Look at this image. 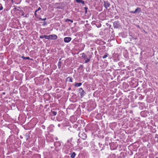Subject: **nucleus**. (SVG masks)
Instances as JSON below:
<instances>
[{
	"label": "nucleus",
	"mask_w": 158,
	"mask_h": 158,
	"mask_svg": "<svg viewBox=\"0 0 158 158\" xmlns=\"http://www.w3.org/2000/svg\"><path fill=\"white\" fill-rule=\"evenodd\" d=\"M54 145L55 147V149L54 152L56 153L59 151L61 148V144L60 142L56 141L54 143Z\"/></svg>",
	"instance_id": "nucleus-1"
},
{
	"label": "nucleus",
	"mask_w": 158,
	"mask_h": 158,
	"mask_svg": "<svg viewBox=\"0 0 158 158\" xmlns=\"http://www.w3.org/2000/svg\"><path fill=\"white\" fill-rule=\"evenodd\" d=\"M113 27L114 28H118L120 27L119 22L118 21L114 22L113 23Z\"/></svg>",
	"instance_id": "nucleus-2"
},
{
	"label": "nucleus",
	"mask_w": 158,
	"mask_h": 158,
	"mask_svg": "<svg viewBox=\"0 0 158 158\" xmlns=\"http://www.w3.org/2000/svg\"><path fill=\"white\" fill-rule=\"evenodd\" d=\"M79 136L81 138L83 139H85L87 137V135L84 133H80L79 134Z\"/></svg>",
	"instance_id": "nucleus-3"
},
{
	"label": "nucleus",
	"mask_w": 158,
	"mask_h": 158,
	"mask_svg": "<svg viewBox=\"0 0 158 158\" xmlns=\"http://www.w3.org/2000/svg\"><path fill=\"white\" fill-rule=\"evenodd\" d=\"M46 139L47 141L52 142L53 141V139L51 137V135H48L46 136Z\"/></svg>",
	"instance_id": "nucleus-4"
},
{
	"label": "nucleus",
	"mask_w": 158,
	"mask_h": 158,
	"mask_svg": "<svg viewBox=\"0 0 158 158\" xmlns=\"http://www.w3.org/2000/svg\"><path fill=\"white\" fill-rule=\"evenodd\" d=\"M72 38L70 37H65L64 39V41L65 43H69L71 40Z\"/></svg>",
	"instance_id": "nucleus-5"
},
{
	"label": "nucleus",
	"mask_w": 158,
	"mask_h": 158,
	"mask_svg": "<svg viewBox=\"0 0 158 158\" xmlns=\"http://www.w3.org/2000/svg\"><path fill=\"white\" fill-rule=\"evenodd\" d=\"M138 11H139L138 12V13L140 12L141 11V9L139 7H137L134 11H131V13H135L136 12H137Z\"/></svg>",
	"instance_id": "nucleus-6"
},
{
	"label": "nucleus",
	"mask_w": 158,
	"mask_h": 158,
	"mask_svg": "<svg viewBox=\"0 0 158 158\" xmlns=\"http://www.w3.org/2000/svg\"><path fill=\"white\" fill-rule=\"evenodd\" d=\"M51 39V40H56L57 39V36L55 34L50 35Z\"/></svg>",
	"instance_id": "nucleus-7"
},
{
	"label": "nucleus",
	"mask_w": 158,
	"mask_h": 158,
	"mask_svg": "<svg viewBox=\"0 0 158 158\" xmlns=\"http://www.w3.org/2000/svg\"><path fill=\"white\" fill-rule=\"evenodd\" d=\"M104 5L105 8L106 9H107L108 7H109L110 6V4L106 2H104Z\"/></svg>",
	"instance_id": "nucleus-8"
},
{
	"label": "nucleus",
	"mask_w": 158,
	"mask_h": 158,
	"mask_svg": "<svg viewBox=\"0 0 158 158\" xmlns=\"http://www.w3.org/2000/svg\"><path fill=\"white\" fill-rule=\"evenodd\" d=\"M79 93L80 94L81 97V98L83 97V96L85 95L86 94L84 90H82V91L79 92Z\"/></svg>",
	"instance_id": "nucleus-9"
},
{
	"label": "nucleus",
	"mask_w": 158,
	"mask_h": 158,
	"mask_svg": "<svg viewBox=\"0 0 158 158\" xmlns=\"http://www.w3.org/2000/svg\"><path fill=\"white\" fill-rule=\"evenodd\" d=\"M84 59L85 60V63H86L90 61V57H89V58L86 57V56H84Z\"/></svg>",
	"instance_id": "nucleus-10"
},
{
	"label": "nucleus",
	"mask_w": 158,
	"mask_h": 158,
	"mask_svg": "<svg viewBox=\"0 0 158 158\" xmlns=\"http://www.w3.org/2000/svg\"><path fill=\"white\" fill-rule=\"evenodd\" d=\"M81 85H82V83H75L74 84V86L75 87H78L80 86H81Z\"/></svg>",
	"instance_id": "nucleus-11"
},
{
	"label": "nucleus",
	"mask_w": 158,
	"mask_h": 158,
	"mask_svg": "<svg viewBox=\"0 0 158 158\" xmlns=\"http://www.w3.org/2000/svg\"><path fill=\"white\" fill-rule=\"evenodd\" d=\"M70 155H71V157L72 158H74L76 155V154L75 152H73L70 154Z\"/></svg>",
	"instance_id": "nucleus-12"
},
{
	"label": "nucleus",
	"mask_w": 158,
	"mask_h": 158,
	"mask_svg": "<svg viewBox=\"0 0 158 158\" xmlns=\"http://www.w3.org/2000/svg\"><path fill=\"white\" fill-rule=\"evenodd\" d=\"M82 145L84 147H87L88 146L89 144L87 141H85L84 142Z\"/></svg>",
	"instance_id": "nucleus-13"
},
{
	"label": "nucleus",
	"mask_w": 158,
	"mask_h": 158,
	"mask_svg": "<svg viewBox=\"0 0 158 158\" xmlns=\"http://www.w3.org/2000/svg\"><path fill=\"white\" fill-rule=\"evenodd\" d=\"M67 79L69 81L71 82H73V78L72 77H68L67 78Z\"/></svg>",
	"instance_id": "nucleus-14"
},
{
	"label": "nucleus",
	"mask_w": 158,
	"mask_h": 158,
	"mask_svg": "<svg viewBox=\"0 0 158 158\" xmlns=\"http://www.w3.org/2000/svg\"><path fill=\"white\" fill-rule=\"evenodd\" d=\"M76 1L78 3H81L82 4L85 3L84 1L82 0H76Z\"/></svg>",
	"instance_id": "nucleus-15"
},
{
	"label": "nucleus",
	"mask_w": 158,
	"mask_h": 158,
	"mask_svg": "<svg viewBox=\"0 0 158 158\" xmlns=\"http://www.w3.org/2000/svg\"><path fill=\"white\" fill-rule=\"evenodd\" d=\"M61 60V59H60V61L58 62V66L59 69H60V68L61 64V62L60 61Z\"/></svg>",
	"instance_id": "nucleus-16"
},
{
	"label": "nucleus",
	"mask_w": 158,
	"mask_h": 158,
	"mask_svg": "<svg viewBox=\"0 0 158 158\" xmlns=\"http://www.w3.org/2000/svg\"><path fill=\"white\" fill-rule=\"evenodd\" d=\"M69 21H70L71 23H73V21L72 20L69 19H67L65 20V22H67Z\"/></svg>",
	"instance_id": "nucleus-17"
},
{
	"label": "nucleus",
	"mask_w": 158,
	"mask_h": 158,
	"mask_svg": "<svg viewBox=\"0 0 158 158\" xmlns=\"http://www.w3.org/2000/svg\"><path fill=\"white\" fill-rule=\"evenodd\" d=\"M51 112L52 113V114H53L54 115H56L57 114V112L56 111L53 110H51Z\"/></svg>",
	"instance_id": "nucleus-18"
},
{
	"label": "nucleus",
	"mask_w": 158,
	"mask_h": 158,
	"mask_svg": "<svg viewBox=\"0 0 158 158\" xmlns=\"http://www.w3.org/2000/svg\"><path fill=\"white\" fill-rule=\"evenodd\" d=\"M23 59V60H26V59H30V58L29 57H24V56H22L21 57Z\"/></svg>",
	"instance_id": "nucleus-19"
},
{
	"label": "nucleus",
	"mask_w": 158,
	"mask_h": 158,
	"mask_svg": "<svg viewBox=\"0 0 158 158\" xmlns=\"http://www.w3.org/2000/svg\"><path fill=\"white\" fill-rule=\"evenodd\" d=\"M46 39L47 40H50L51 39V37H50V35H47Z\"/></svg>",
	"instance_id": "nucleus-20"
},
{
	"label": "nucleus",
	"mask_w": 158,
	"mask_h": 158,
	"mask_svg": "<svg viewBox=\"0 0 158 158\" xmlns=\"http://www.w3.org/2000/svg\"><path fill=\"white\" fill-rule=\"evenodd\" d=\"M108 55V54H106L105 55H104L103 56H102V58L103 59H105V58H106L107 56Z\"/></svg>",
	"instance_id": "nucleus-21"
},
{
	"label": "nucleus",
	"mask_w": 158,
	"mask_h": 158,
	"mask_svg": "<svg viewBox=\"0 0 158 158\" xmlns=\"http://www.w3.org/2000/svg\"><path fill=\"white\" fill-rule=\"evenodd\" d=\"M80 140L81 139H79L77 140V145H79V144L80 143Z\"/></svg>",
	"instance_id": "nucleus-22"
},
{
	"label": "nucleus",
	"mask_w": 158,
	"mask_h": 158,
	"mask_svg": "<svg viewBox=\"0 0 158 158\" xmlns=\"http://www.w3.org/2000/svg\"><path fill=\"white\" fill-rule=\"evenodd\" d=\"M47 25V22L44 21L43 22V25L44 26Z\"/></svg>",
	"instance_id": "nucleus-23"
},
{
	"label": "nucleus",
	"mask_w": 158,
	"mask_h": 158,
	"mask_svg": "<svg viewBox=\"0 0 158 158\" xmlns=\"http://www.w3.org/2000/svg\"><path fill=\"white\" fill-rule=\"evenodd\" d=\"M41 8L40 7H39L38 9L35 10L36 12H38L39 11L41 10Z\"/></svg>",
	"instance_id": "nucleus-24"
},
{
	"label": "nucleus",
	"mask_w": 158,
	"mask_h": 158,
	"mask_svg": "<svg viewBox=\"0 0 158 158\" xmlns=\"http://www.w3.org/2000/svg\"><path fill=\"white\" fill-rule=\"evenodd\" d=\"M82 90H83L82 89V88H80L79 89V92L81 91Z\"/></svg>",
	"instance_id": "nucleus-25"
},
{
	"label": "nucleus",
	"mask_w": 158,
	"mask_h": 158,
	"mask_svg": "<svg viewBox=\"0 0 158 158\" xmlns=\"http://www.w3.org/2000/svg\"><path fill=\"white\" fill-rule=\"evenodd\" d=\"M46 19V18H45L44 19H41V21H44Z\"/></svg>",
	"instance_id": "nucleus-26"
},
{
	"label": "nucleus",
	"mask_w": 158,
	"mask_h": 158,
	"mask_svg": "<svg viewBox=\"0 0 158 158\" xmlns=\"http://www.w3.org/2000/svg\"><path fill=\"white\" fill-rule=\"evenodd\" d=\"M3 7L2 6H0V11L3 9Z\"/></svg>",
	"instance_id": "nucleus-27"
},
{
	"label": "nucleus",
	"mask_w": 158,
	"mask_h": 158,
	"mask_svg": "<svg viewBox=\"0 0 158 158\" xmlns=\"http://www.w3.org/2000/svg\"><path fill=\"white\" fill-rule=\"evenodd\" d=\"M40 38L43 39L44 38V35H42L40 36Z\"/></svg>",
	"instance_id": "nucleus-28"
},
{
	"label": "nucleus",
	"mask_w": 158,
	"mask_h": 158,
	"mask_svg": "<svg viewBox=\"0 0 158 158\" xmlns=\"http://www.w3.org/2000/svg\"><path fill=\"white\" fill-rule=\"evenodd\" d=\"M37 12H36V11H35V13H34V15H35V17H36L37 16Z\"/></svg>",
	"instance_id": "nucleus-29"
},
{
	"label": "nucleus",
	"mask_w": 158,
	"mask_h": 158,
	"mask_svg": "<svg viewBox=\"0 0 158 158\" xmlns=\"http://www.w3.org/2000/svg\"><path fill=\"white\" fill-rule=\"evenodd\" d=\"M47 35H44V38H45V39H46Z\"/></svg>",
	"instance_id": "nucleus-30"
},
{
	"label": "nucleus",
	"mask_w": 158,
	"mask_h": 158,
	"mask_svg": "<svg viewBox=\"0 0 158 158\" xmlns=\"http://www.w3.org/2000/svg\"><path fill=\"white\" fill-rule=\"evenodd\" d=\"M26 137H26V140H27L29 138V137L27 136Z\"/></svg>",
	"instance_id": "nucleus-31"
},
{
	"label": "nucleus",
	"mask_w": 158,
	"mask_h": 158,
	"mask_svg": "<svg viewBox=\"0 0 158 158\" xmlns=\"http://www.w3.org/2000/svg\"><path fill=\"white\" fill-rule=\"evenodd\" d=\"M11 1V2L12 3H14V1L13 0H10Z\"/></svg>",
	"instance_id": "nucleus-32"
},
{
	"label": "nucleus",
	"mask_w": 158,
	"mask_h": 158,
	"mask_svg": "<svg viewBox=\"0 0 158 158\" xmlns=\"http://www.w3.org/2000/svg\"><path fill=\"white\" fill-rule=\"evenodd\" d=\"M137 27H138V28H140V27L139 26V25H137Z\"/></svg>",
	"instance_id": "nucleus-33"
},
{
	"label": "nucleus",
	"mask_w": 158,
	"mask_h": 158,
	"mask_svg": "<svg viewBox=\"0 0 158 158\" xmlns=\"http://www.w3.org/2000/svg\"><path fill=\"white\" fill-rule=\"evenodd\" d=\"M58 126L59 127H60V124H58Z\"/></svg>",
	"instance_id": "nucleus-34"
},
{
	"label": "nucleus",
	"mask_w": 158,
	"mask_h": 158,
	"mask_svg": "<svg viewBox=\"0 0 158 158\" xmlns=\"http://www.w3.org/2000/svg\"><path fill=\"white\" fill-rule=\"evenodd\" d=\"M55 139L56 140H58V138H57V137L55 138Z\"/></svg>",
	"instance_id": "nucleus-35"
},
{
	"label": "nucleus",
	"mask_w": 158,
	"mask_h": 158,
	"mask_svg": "<svg viewBox=\"0 0 158 158\" xmlns=\"http://www.w3.org/2000/svg\"><path fill=\"white\" fill-rule=\"evenodd\" d=\"M3 94H5V92H3Z\"/></svg>",
	"instance_id": "nucleus-36"
},
{
	"label": "nucleus",
	"mask_w": 158,
	"mask_h": 158,
	"mask_svg": "<svg viewBox=\"0 0 158 158\" xmlns=\"http://www.w3.org/2000/svg\"><path fill=\"white\" fill-rule=\"evenodd\" d=\"M20 138L21 139L23 138V137L22 136H20Z\"/></svg>",
	"instance_id": "nucleus-37"
},
{
	"label": "nucleus",
	"mask_w": 158,
	"mask_h": 158,
	"mask_svg": "<svg viewBox=\"0 0 158 158\" xmlns=\"http://www.w3.org/2000/svg\"><path fill=\"white\" fill-rule=\"evenodd\" d=\"M16 9V8H14V10H15Z\"/></svg>",
	"instance_id": "nucleus-38"
},
{
	"label": "nucleus",
	"mask_w": 158,
	"mask_h": 158,
	"mask_svg": "<svg viewBox=\"0 0 158 158\" xmlns=\"http://www.w3.org/2000/svg\"><path fill=\"white\" fill-rule=\"evenodd\" d=\"M85 9L86 10V9H87V7H85Z\"/></svg>",
	"instance_id": "nucleus-39"
},
{
	"label": "nucleus",
	"mask_w": 158,
	"mask_h": 158,
	"mask_svg": "<svg viewBox=\"0 0 158 158\" xmlns=\"http://www.w3.org/2000/svg\"><path fill=\"white\" fill-rule=\"evenodd\" d=\"M22 15H24V14H22Z\"/></svg>",
	"instance_id": "nucleus-40"
},
{
	"label": "nucleus",
	"mask_w": 158,
	"mask_h": 158,
	"mask_svg": "<svg viewBox=\"0 0 158 158\" xmlns=\"http://www.w3.org/2000/svg\"><path fill=\"white\" fill-rule=\"evenodd\" d=\"M70 89H71V88H70L69 89V90H70Z\"/></svg>",
	"instance_id": "nucleus-41"
},
{
	"label": "nucleus",
	"mask_w": 158,
	"mask_h": 158,
	"mask_svg": "<svg viewBox=\"0 0 158 158\" xmlns=\"http://www.w3.org/2000/svg\"><path fill=\"white\" fill-rule=\"evenodd\" d=\"M53 148V147H51V148Z\"/></svg>",
	"instance_id": "nucleus-42"
},
{
	"label": "nucleus",
	"mask_w": 158,
	"mask_h": 158,
	"mask_svg": "<svg viewBox=\"0 0 158 158\" xmlns=\"http://www.w3.org/2000/svg\"><path fill=\"white\" fill-rule=\"evenodd\" d=\"M69 140H68V142H69Z\"/></svg>",
	"instance_id": "nucleus-43"
},
{
	"label": "nucleus",
	"mask_w": 158,
	"mask_h": 158,
	"mask_svg": "<svg viewBox=\"0 0 158 158\" xmlns=\"http://www.w3.org/2000/svg\"><path fill=\"white\" fill-rule=\"evenodd\" d=\"M72 139V138H71V139H71H71Z\"/></svg>",
	"instance_id": "nucleus-44"
},
{
	"label": "nucleus",
	"mask_w": 158,
	"mask_h": 158,
	"mask_svg": "<svg viewBox=\"0 0 158 158\" xmlns=\"http://www.w3.org/2000/svg\"><path fill=\"white\" fill-rule=\"evenodd\" d=\"M155 158H158V157H156Z\"/></svg>",
	"instance_id": "nucleus-45"
}]
</instances>
